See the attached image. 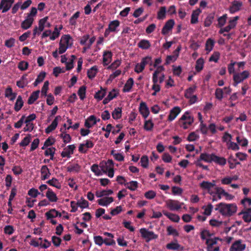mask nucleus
<instances>
[{"label": "nucleus", "instance_id": "1", "mask_svg": "<svg viewBox=\"0 0 251 251\" xmlns=\"http://www.w3.org/2000/svg\"><path fill=\"white\" fill-rule=\"evenodd\" d=\"M215 210H218L223 215L230 216L236 212L237 206L234 204L220 203L216 205Z\"/></svg>", "mask_w": 251, "mask_h": 251}, {"label": "nucleus", "instance_id": "2", "mask_svg": "<svg viewBox=\"0 0 251 251\" xmlns=\"http://www.w3.org/2000/svg\"><path fill=\"white\" fill-rule=\"evenodd\" d=\"M249 75V73L247 71H245L241 73L234 74L233 75L234 86H236L238 83L247 78Z\"/></svg>", "mask_w": 251, "mask_h": 251}, {"label": "nucleus", "instance_id": "3", "mask_svg": "<svg viewBox=\"0 0 251 251\" xmlns=\"http://www.w3.org/2000/svg\"><path fill=\"white\" fill-rule=\"evenodd\" d=\"M246 248V245L243 244L241 240L235 241L230 248V251H243Z\"/></svg>", "mask_w": 251, "mask_h": 251}, {"label": "nucleus", "instance_id": "4", "mask_svg": "<svg viewBox=\"0 0 251 251\" xmlns=\"http://www.w3.org/2000/svg\"><path fill=\"white\" fill-rule=\"evenodd\" d=\"M140 232L143 238L147 239V241H149L151 239H155L157 237L153 232L148 231L146 228H141Z\"/></svg>", "mask_w": 251, "mask_h": 251}, {"label": "nucleus", "instance_id": "5", "mask_svg": "<svg viewBox=\"0 0 251 251\" xmlns=\"http://www.w3.org/2000/svg\"><path fill=\"white\" fill-rule=\"evenodd\" d=\"M14 2V0H2L0 3V9H2V13H5L9 10Z\"/></svg>", "mask_w": 251, "mask_h": 251}, {"label": "nucleus", "instance_id": "6", "mask_svg": "<svg viewBox=\"0 0 251 251\" xmlns=\"http://www.w3.org/2000/svg\"><path fill=\"white\" fill-rule=\"evenodd\" d=\"M178 201L169 200L166 201V205L171 210H178L180 208L181 206L178 204Z\"/></svg>", "mask_w": 251, "mask_h": 251}, {"label": "nucleus", "instance_id": "7", "mask_svg": "<svg viewBox=\"0 0 251 251\" xmlns=\"http://www.w3.org/2000/svg\"><path fill=\"white\" fill-rule=\"evenodd\" d=\"M174 24L175 22L173 20L168 21L164 26L161 33L164 35L167 34L172 29Z\"/></svg>", "mask_w": 251, "mask_h": 251}, {"label": "nucleus", "instance_id": "8", "mask_svg": "<svg viewBox=\"0 0 251 251\" xmlns=\"http://www.w3.org/2000/svg\"><path fill=\"white\" fill-rule=\"evenodd\" d=\"M242 6V2L234 0L232 3V5L230 6L229 8V11L231 13H233L239 10Z\"/></svg>", "mask_w": 251, "mask_h": 251}, {"label": "nucleus", "instance_id": "9", "mask_svg": "<svg viewBox=\"0 0 251 251\" xmlns=\"http://www.w3.org/2000/svg\"><path fill=\"white\" fill-rule=\"evenodd\" d=\"M34 21L33 17H27L21 24V27L24 29H27L29 28Z\"/></svg>", "mask_w": 251, "mask_h": 251}, {"label": "nucleus", "instance_id": "10", "mask_svg": "<svg viewBox=\"0 0 251 251\" xmlns=\"http://www.w3.org/2000/svg\"><path fill=\"white\" fill-rule=\"evenodd\" d=\"M75 149V146L74 145H69L67 147V148L64 149V151H62L61 153V155L62 157H69L70 155L71 154L73 153V151Z\"/></svg>", "mask_w": 251, "mask_h": 251}, {"label": "nucleus", "instance_id": "11", "mask_svg": "<svg viewBox=\"0 0 251 251\" xmlns=\"http://www.w3.org/2000/svg\"><path fill=\"white\" fill-rule=\"evenodd\" d=\"M140 112L144 118H147L149 114V110L145 102L140 103Z\"/></svg>", "mask_w": 251, "mask_h": 251}, {"label": "nucleus", "instance_id": "12", "mask_svg": "<svg viewBox=\"0 0 251 251\" xmlns=\"http://www.w3.org/2000/svg\"><path fill=\"white\" fill-rule=\"evenodd\" d=\"M41 172L42 174L41 179L42 180H46L48 179L50 175L49 170L46 165L42 166Z\"/></svg>", "mask_w": 251, "mask_h": 251}, {"label": "nucleus", "instance_id": "13", "mask_svg": "<svg viewBox=\"0 0 251 251\" xmlns=\"http://www.w3.org/2000/svg\"><path fill=\"white\" fill-rule=\"evenodd\" d=\"M181 110L179 107H175L171 110L170 115H169L168 120L172 121L176 117V116L180 113Z\"/></svg>", "mask_w": 251, "mask_h": 251}, {"label": "nucleus", "instance_id": "14", "mask_svg": "<svg viewBox=\"0 0 251 251\" xmlns=\"http://www.w3.org/2000/svg\"><path fill=\"white\" fill-rule=\"evenodd\" d=\"M113 201L112 197H105L98 201V203L102 206H107Z\"/></svg>", "mask_w": 251, "mask_h": 251}, {"label": "nucleus", "instance_id": "15", "mask_svg": "<svg viewBox=\"0 0 251 251\" xmlns=\"http://www.w3.org/2000/svg\"><path fill=\"white\" fill-rule=\"evenodd\" d=\"M46 197L49 199V201L51 202H55L57 200L56 194L49 188L46 193Z\"/></svg>", "mask_w": 251, "mask_h": 251}, {"label": "nucleus", "instance_id": "16", "mask_svg": "<svg viewBox=\"0 0 251 251\" xmlns=\"http://www.w3.org/2000/svg\"><path fill=\"white\" fill-rule=\"evenodd\" d=\"M40 93L39 90H37L33 92L29 97L27 103L29 104H31L38 99Z\"/></svg>", "mask_w": 251, "mask_h": 251}, {"label": "nucleus", "instance_id": "17", "mask_svg": "<svg viewBox=\"0 0 251 251\" xmlns=\"http://www.w3.org/2000/svg\"><path fill=\"white\" fill-rule=\"evenodd\" d=\"M163 213L165 216L173 222H178L180 219L179 217L177 215L169 213L165 211H163Z\"/></svg>", "mask_w": 251, "mask_h": 251}, {"label": "nucleus", "instance_id": "18", "mask_svg": "<svg viewBox=\"0 0 251 251\" xmlns=\"http://www.w3.org/2000/svg\"><path fill=\"white\" fill-rule=\"evenodd\" d=\"M216 193L222 194V195L225 196L226 199L231 200L233 198V196L226 192L221 187H216L215 188Z\"/></svg>", "mask_w": 251, "mask_h": 251}, {"label": "nucleus", "instance_id": "19", "mask_svg": "<svg viewBox=\"0 0 251 251\" xmlns=\"http://www.w3.org/2000/svg\"><path fill=\"white\" fill-rule=\"evenodd\" d=\"M111 57L112 53L110 51L104 52L103 55V63L104 65H107L110 63Z\"/></svg>", "mask_w": 251, "mask_h": 251}, {"label": "nucleus", "instance_id": "20", "mask_svg": "<svg viewBox=\"0 0 251 251\" xmlns=\"http://www.w3.org/2000/svg\"><path fill=\"white\" fill-rule=\"evenodd\" d=\"M138 46L139 48L147 50L149 49L151 46L150 42L147 40H142L138 44Z\"/></svg>", "mask_w": 251, "mask_h": 251}, {"label": "nucleus", "instance_id": "21", "mask_svg": "<svg viewBox=\"0 0 251 251\" xmlns=\"http://www.w3.org/2000/svg\"><path fill=\"white\" fill-rule=\"evenodd\" d=\"M214 156V154H208L206 153H202L200 155V159L204 160L206 162H211L213 161V158Z\"/></svg>", "mask_w": 251, "mask_h": 251}, {"label": "nucleus", "instance_id": "22", "mask_svg": "<svg viewBox=\"0 0 251 251\" xmlns=\"http://www.w3.org/2000/svg\"><path fill=\"white\" fill-rule=\"evenodd\" d=\"M24 102L22 100V98L21 96H19L15 104L14 109L16 111H18L20 110L22 107L23 106Z\"/></svg>", "mask_w": 251, "mask_h": 251}, {"label": "nucleus", "instance_id": "23", "mask_svg": "<svg viewBox=\"0 0 251 251\" xmlns=\"http://www.w3.org/2000/svg\"><path fill=\"white\" fill-rule=\"evenodd\" d=\"M236 26V24H234V22L229 21V25L223 28H221L220 30L221 33H223L224 32H228L231 29L233 28Z\"/></svg>", "mask_w": 251, "mask_h": 251}, {"label": "nucleus", "instance_id": "24", "mask_svg": "<svg viewBox=\"0 0 251 251\" xmlns=\"http://www.w3.org/2000/svg\"><path fill=\"white\" fill-rule=\"evenodd\" d=\"M133 84V79L132 78H129L124 86L123 91L124 92L129 91L132 88Z\"/></svg>", "mask_w": 251, "mask_h": 251}, {"label": "nucleus", "instance_id": "25", "mask_svg": "<svg viewBox=\"0 0 251 251\" xmlns=\"http://www.w3.org/2000/svg\"><path fill=\"white\" fill-rule=\"evenodd\" d=\"M122 109L121 108L118 107L113 111L112 113V116L114 119H118L121 117Z\"/></svg>", "mask_w": 251, "mask_h": 251}, {"label": "nucleus", "instance_id": "26", "mask_svg": "<svg viewBox=\"0 0 251 251\" xmlns=\"http://www.w3.org/2000/svg\"><path fill=\"white\" fill-rule=\"evenodd\" d=\"M97 73V68L96 66H94L87 71L88 77L90 79H92L95 76Z\"/></svg>", "mask_w": 251, "mask_h": 251}, {"label": "nucleus", "instance_id": "27", "mask_svg": "<svg viewBox=\"0 0 251 251\" xmlns=\"http://www.w3.org/2000/svg\"><path fill=\"white\" fill-rule=\"evenodd\" d=\"M47 183L51 186L55 187L58 189H60L61 185L59 184L58 180L55 178H52L51 180L47 181Z\"/></svg>", "mask_w": 251, "mask_h": 251}, {"label": "nucleus", "instance_id": "28", "mask_svg": "<svg viewBox=\"0 0 251 251\" xmlns=\"http://www.w3.org/2000/svg\"><path fill=\"white\" fill-rule=\"evenodd\" d=\"M200 12V10H197L196 11H193L192 15H191V23L192 24H196L198 22V15Z\"/></svg>", "mask_w": 251, "mask_h": 251}, {"label": "nucleus", "instance_id": "29", "mask_svg": "<svg viewBox=\"0 0 251 251\" xmlns=\"http://www.w3.org/2000/svg\"><path fill=\"white\" fill-rule=\"evenodd\" d=\"M58 212L55 209H53L50 210L49 212L46 213V215L47 218L50 219L53 217H56L58 216Z\"/></svg>", "mask_w": 251, "mask_h": 251}, {"label": "nucleus", "instance_id": "30", "mask_svg": "<svg viewBox=\"0 0 251 251\" xmlns=\"http://www.w3.org/2000/svg\"><path fill=\"white\" fill-rule=\"evenodd\" d=\"M215 186V184L212 183L211 182H209L208 181H203L201 184V186L204 189L208 190V191H209L210 189L214 186Z\"/></svg>", "mask_w": 251, "mask_h": 251}, {"label": "nucleus", "instance_id": "31", "mask_svg": "<svg viewBox=\"0 0 251 251\" xmlns=\"http://www.w3.org/2000/svg\"><path fill=\"white\" fill-rule=\"evenodd\" d=\"M213 157V161H214L220 165H224L226 163V160L224 157H220L215 155H214Z\"/></svg>", "mask_w": 251, "mask_h": 251}, {"label": "nucleus", "instance_id": "32", "mask_svg": "<svg viewBox=\"0 0 251 251\" xmlns=\"http://www.w3.org/2000/svg\"><path fill=\"white\" fill-rule=\"evenodd\" d=\"M86 89V88L85 86H82L78 91V95L81 100H83L85 98Z\"/></svg>", "mask_w": 251, "mask_h": 251}, {"label": "nucleus", "instance_id": "33", "mask_svg": "<svg viewBox=\"0 0 251 251\" xmlns=\"http://www.w3.org/2000/svg\"><path fill=\"white\" fill-rule=\"evenodd\" d=\"M119 22L117 20L111 22L109 25L108 29L111 31H114L116 28L119 25Z\"/></svg>", "mask_w": 251, "mask_h": 251}, {"label": "nucleus", "instance_id": "34", "mask_svg": "<svg viewBox=\"0 0 251 251\" xmlns=\"http://www.w3.org/2000/svg\"><path fill=\"white\" fill-rule=\"evenodd\" d=\"M203 63V59L201 58H199L197 61L195 68L198 72H200L202 69Z\"/></svg>", "mask_w": 251, "mask_h": 251}, {"label": "nucleus", "instance_id": "35", "mask_svg": "<svg viewBox=\"0 0 251 251\" xmlns=\"http://www.w3.org/2000/svg\"><path fill=\"white\" fill-rule=\"evenodd\" d=\"M129 189L134 191L137 187L138 183L136 181H131L129 183L125 184Z\"/></svg>", "mask_w": 251, "mask_h": 251}, {"label": "nucleus", "instance_id": "36", "mask_svg": "<svg viewBox=\"0 0 251 251\" xmlns=\"http://www.w3.org/2000/svg\"><path fill=\"white\" fill-rule=\"evenodd\" d=\"M71 39V38L70 36L65 35L61 38L60 42L64 44L65 46L66 45L67 47H68L69 45H71V43H70Z\"/></svg>", "mask_w": 251, "mask_h": 251}, {"label": "nucleus", "instance_id": "37", "mask_svg": "<svg viewBox=\"0 0 251 251\" xmlns=\"http://www.w3.org/2000/svg\"><path fill=\"white\" fill-rule=\"evenodd\" d=\"M79 169V166L78 164L70 165L67 167V171L70 172H78Z\"/></svg>", "mask_w": 251, "mask_h": 251}, {"label": "nucleus", "instance_id": "38", "mask_svg": "<svg viewBox=\"0 0 251 251\" xmlns=\"http://www.w3.org/2000/svg\"><path fill=\"white\" fill-rule=\"evenodd\" d=\"M214 42L213 40L211 39H208L206 43L205 49L206 50L210 51L212 50L214 46Z\"/></svg>", "mask_w": 251, "mask_h": 251}, {"label": "nucleus", "instance_id": "39", "mask_svg": "<svg viewBox=\"0 0 251 251\" xmlns=\"http://www.w3.org/2000/svg\"><path fill=\"white\" fill-rule=\"evenodd\" d=\"M166 8L165 7H161L160 10L158 12L157 18L159 19H163L165 17Z\"/></svg>", "mask_w": 251, "mask_h": 251}, {"label": "nucleus", "instance_id": "40", "mask_svg": "<svg viewBox=\"0 0 251 251\" xmlns=\"http://www.w3.org/2000/svg\"><path fill=\"white\" fill-rule=\"evenodd\" d=\"M101 89L102 88H101ZM106 92L105 90H101V91H98L95 95V98L101 100L105 95Z\"/></svg>", "mask_w": 251, "mask_h": 251}, {"label": "nucleus", "instance_id": "41", "mask_svg": "<svg viewBox=\"0 0 251 251\" xmlns=\"http://www.w3.org/2000/svg\"><path fill=\"white\" fill-rule=\"evenodd\" d=\"M55 149L54 148H50L48 149L45 152L46 156L50 155V159H53V155L54 154Z\"/></svg>", "mask_w": 251, "mask_h": 251}, {"label": "nucleus", "instance_id": "42", "mask_svg": "<svg viewBox=\"0 0 251 251\" xmlns=\"http://www.w3.org/2000/svg\"><path fill=\"white\" fill-rule=\"evenodd\" d=\"M49 82L48 81H46L44 82L41 90L42 95L44 96H47V90L49 88Z\"/></svg>", "mask_w": 251, "mask_h": 251}, {"label": "nucleus", "instance_id": "43", "mask_svg": "<svg viewBox=\"0 0 251 251\" xmlns=\"http://www.w3.org/2000/svg\"><path fill=\"white\" fill-rule=\"evenodd\" d=\"M57 126V123L56 121H53L50 125L46 129V132L47 133H49L51 131L55 129Z\"/></svg>", "mask_w": 251, "mask_h": 251}, {"label": "nucleus", "instance_id": "44", "mask_svg": "<svg viewBox=\"0 0 251 251\" xmlns=\"http://www.w3.org/2000/svg\"><path fill=\"white\" fill-rule=\"evenodd\" d=\"M148 161L149 159L148 156L146 155L143 156L140 160L142 166L144 168H147L148 165Z\"/></svg>", "mask_w": 251, "mask_h": 251}, {"label": "nucleus", "instance_id": "45", "mask_svg": "<svg viewBox=\"0 0 251 251\" xmlns=\"http://www.w3.org/2000/svg\"><path fill=\"white\" fill-rule=\"evenodd\" d=\"M180 246L177 243H171L167 245V248L170 250H176L179 248Z\"/></svg>", "mask_w": 251, "mask_h": 251}, {"label": "nucleus", "instance_id": "46", "mask_svg": "<svg viewBox=\"0 0 251 251\" xmlns=\"http://www.w3.org/2000/svg\"><path fill=\"white\" fill-rule=\"evenodd\" d=\"M216 98L219 100H222L223 97V91L222 89L217 88L215 91Z\"/></svg>", "mask_w": 251, "mask_h": 251}, {"label": "nucleus", "instance_id": "47", "mask_svg": "<svg viewBox=\"0 0 251 251\" xmlns=\"http://www.w3.org/2000/svg\"><path fill=\"white\" fill-rule=\"evenodd\" d=\"M31 136L30 135H28L27 136L24 138L22 141L20 143V145L21 146H27L30 141Z\"/></svg>", "mask_w": 251, "mask_h": 251}, {"label": "nucleus", "instance_id": "48", "mask_svg": "<svg viewBox=\"0 0 251 251\" xmlns=\"http://www.w3.org/2000/svg\"><path fill=\"white\" fill-rule=\"evenodd\" d=\"M202 208H204V214L206 215H210L213 209V205L210 203L206 207L203 206Z\"/></svg>", "mask_w": 251, "mask_h": 251}, {"label": "nucleus", "instance_id": "49", "mask_svg": "<svg viewBox=\"0 0 251 251\" xmlns=\"http://www.w3.org/2000/svg\"><path fill=\"white\" fill-rule=\"evenodd\" d=\"M167 231L169 235H173L175 236L178 235V232L171 226H169L167 227Z\"/></svg>", "mask_w": 251, "mask_h": 251}, {"label": "nucleus", "instance_id": "50", "mask_svg": "<svg viewBox=\"0 0 251 251\" xmlns=\"http://www.w3.org/2000/svg\"><path fill=\"white\" fill-rule=\"evenodd\" d=\"M141 64L145 67V65L147 64H151V57L147 56L144 58H143Z\"/></svg>", "mask_w": 251, "mask_h": 251}, {"label": "nucleus", "instance_id": "51", "mask_svg": "<svg viewBox=\"0 0 251 251\" xmlns=\"http://www.w3.org/2000/svg\"><path fill=\"white\" fill-rule=\"evenodd\" d=\"M217 240H221V239L218 237L214 239H208L206 240V243L207 245L213 246L217 243Z\"/></svg>", "mask_w": 251, "mask_h": 251}, {"label": "nucleus", "instance_id": "52", "mask_svg": "<svg viewBox=\"0 0 251 251\" xmlns=\"http://www.w3.org/2000/svg\"><path fill=\"white\" fill-rule=\"evenodd\" d=\"M79 16V12H76L70 20V23L72 25H75L76 24L75 20L78 18Z\"/></svg>", "mask_w": 251, "mask_h": 251}, {"label": "nucleus", "instance_id": "53", "mask_svg": "<svg viewBox=\"0 0 251 251\" xmlns=\"http://www.w3.org/2000/svg\"><path fill=\"white\" fill-rule=\"evenodd\" d=\"M153 124L151 120L146 121L144 128L147 130H151L153 127Z\"/></svg>", "mask_w": 251, "mask_h": 251}, {"label": "nucleus", "instance_id": "54", "mask_svg": "<svg viewBox=\"0 0 251 251\" xmlns=\"http://www.w3.org/2000/svg\"><path fill=\"white\" fill-rule=\"evenodd\" d=\"M156 193L153 191H149L145 194V196L146 198L149 199H152L154 198Z\"/></svg>", "mask_w": 251, "mask_h": 251}, {"label": "nucleus", "instance_id": "55", "mask_svg": "<svg viewBox=\"0 0 251 251\" xmlns=\"http://www.w3.org/2000/svg\"><path fill=\"white\" fill-rule=\"evenodd\" d=\"M214 19V16L213 15H209L206 19L204 25L205 26H209L211 24L212 21Z\"/></svg>", "mask_w": 251, "mask_h": 251}, {"label": "nucleus", "instance_id": "56", "mask_svg": "<svg viewBox=\"0 0 251 251\" xmlns=\"http://www.w3.org/2000/svg\"><path fill=\"white\" fill-rule=\"evenodd\" d=\"M25 126L24 128L25 131H31L33 129L34 125L32 123H25Z\"/></svg>", "mask_w": 251, "mask_h": 251}, {"label": "nucleus", "instance_id": "57", "mask_svg": "<svg viewBox=\"0 0 251 251\" xmlns=\"http://www.w3.org/2000/svg\"><path fill=\"white\" fill-rule=\"evenodd\" d=\"M226 15H224L218 19V24L220 26H223L226 22Z\"/></svg>", "mask_w": 251, "mask_h": 251}, {"label": "nucleus", "instance_id": "58", "mask_svg": "<svg viewBox=\"0 0 251 251\" xmlns=\"http://www.w3.org/2000/svg\"><path fill=\"white\" fill-rule=\"evenodd\" d=\"M28 63L27 62L21 61L19 63L18 68L22 71H24L27 68Z\"/></svg>", "mask_w": 251, "mask_h": 251}, {"label": "nucleus", "instance_id": "59", "mask_svg": "<svg viewBox=\"0 0 251 251\" xmlns=\"http://www.w3.org/2000/svg\"><path fill=\"white\" fill-rule=\"evenodd\" d=\"M91 170L97 176L101 175L100 171L99 170L98 165L94 164L92 165Z\"/></svg>", "mask_w": 251, "mask_h": 251}, {"label": "nucleus", "instance_id": "60", "mask_svg": "<svg viewBox=\"0 0 251 251\" xmlns=\"http://www.w3.org/2000/svg\"><path fill=\"white\" fill-rule=\"evenodd\" d=\"M39 143V140L37 138L35 139L31 144L30 151H32L36 149L38 147Z\"/></svg>", "mask_w": 251, "mask_h": 251}, {"label": "nucleus", "instance_id": "61", "mask_svg": "<svg viewBox=\"0 0 251 251\" xmlns=\"http://www.w3.org/2000/svg\"><path fill=\"white\" fill-rule=\"evenodd\" d=\"M100 167L104 173H106L108 170L112 167L107 165L105 162L100 164Z\"/></svg>", "mask_w": 251, "mask_h": 251}, {"label": "nucleus", "instance_id": "62", "mask_svg": "<svg viewBox=\"0 0 251 251\" xmlns=\"http://www.w3.org/2000/svg\"><path fill=\"white\" fill-rule=\"evenodd\" d=\"M28 194L32 197L36 198L40 193L37 189L32 188L28 191Z\"/></svg>", "mask_w": 251, "mask_h": 251}, {"label": "nucleus", "instance_id": "63", "mask_svg": "<svg viewBox=\"0 0 251 251\" xmlns=\"http://www.w3.org/2000/svg\"><path fill=\"white\" fill-rule=\"evenodd\" d=\"M94 240L95 243L99 246H101L103 243V240L100 236H95Z\"/></svg>", "mask_w": 251, "mask_h": 251}, {"label": "nucleus", "instance_id": "64", "mask_svg": "<svg viewBox=\"0 0 251 251\" xmlns=\"http://www.w3.org/2000/svg\"><path fill=\"white\" fill-rule=\"evenodd\" d=\"M242 214L244 215L243 218L246 222H250L251 221V215L250 214H248V213H244L243 212L240 213L239 214Z\"/></svg>", "mask_w": 251, "mask_h": 251}]
</instances>
